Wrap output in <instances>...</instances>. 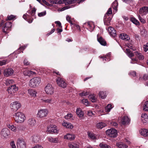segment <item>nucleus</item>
<instances>
[{
	"mask_svg": "<svg viewBox=\"0 0 148 148\" xmlns=\"http://www.w3.org/2000/svg\"><path fill=\"white\" fill-rule=\"evenodd\" d=\"M17 146L18 148H26L25 142L23 140L18 139L17 142Z\"/></svg>",
	"mask_w": 148,
	"mask_h": 148,
	"instance_id": "9d476101",
	"label": "nucleus"
},
{
	"mask_svg": "<svg viewBox=\"0 0 148 148\" xmlns=\"http://www.w3.org/2000/svg\"><path fill=\"white\" fill-rule=\"evenodd\" d=\"M40 81L41 79L40 77H34L30 80L29 85L31 87L35 88L39 85Z\"/></svg>",
	"mask_w": 148,
	"mask_h": 148,
	"instance_id": "f03ea898",
	"label": "nucleus"
},
{
	"mask_svg": "<svg viewBox=\"0 0 148 148\" xmlns=\"http://www.w3.org/2000/svg\"><path fill=\"white\" fill-rule=\"evenodd\" d=\"M12 26L11 23L10 22H7L5 25L3 26L2 28L3 32L5 33H7L10 30V28Z\"/></svg>",
	"mask_w": 148,
	"mask_h": 148,
	"instance_id": "1a4fd4ad",
	"label": "nucleus"
},
{
	"mask_svg": "<svg viewBox=\"0 0 148 148\" xmlns=\"http://www.w3.org/2000/svg\"><path fill=\"white\" fill-rule=\"evenodd\" d=\"M77 0H63L64 3L66 5L76 3Z\"/></svg>",
	"mask_w": 148,
	"mask_h": 148,
	"instance_id": "cd10ccee",
	"label": "nucleus"
},
{
	"mask_svg": "<svg viewBox=\"0 0 148 148\" xmlns=\"http://www.w3.org/2000/svg\"><path fill=\"white\" fill-rule=\"evenodd\" d=\"M99 96L102 99H104L106 97V93L105 92L100 91L99 93Z\"/></svg>",
	"mask_w": 148,
	"mask_h": 148,
	"instance_id": "72a5a7b5",
	"label": "nucleus"
},
{
	"mask_svg": "<svg viewBox=\"0 0 148 148\" xmlns=\"http://www.w3.org/2000/svg\"><path fill=\"white\" fill-rule=\"evenodd\" d=\"M7 60H4L2 61H0V66H2L5 65L7 62Z\"/></svg>",
	"mask_w": 148,
	"mask_h": 148,
	"instance_id": "09e8293b",
	"label": "nucleus"
},
{
	"mask_svg": "<svg viewBox=\"0 0 148 148\" xmlns=\"http://www.w3.org/2000/svg\"><path fill=\"white\" fill-rule=\"evenodd\" d=\"M10 145L11 148H16L15 143L14 141H11L10 143Z\"/></svg>",
	"mask_w": 148,
	"mask_h": 148,
	"instance_id": "de8ad7c7",
	"label": "nucleus"
},
{
	"mask_svg": "<svg viewBox=\"0 0 148 148\" xmlns=\"http://www.w3.org/2000/svg\"><path fill=\"white\" fill-rule=\"evenodd\" d=\"M130 20L133 23L135 24L136 25H139V22L134 18H131L130 19Z\"/></svg>",
	"mask_w": 148,
	"mask_h": 148,
	"instance_id": "58836bf2",
	"label": "nucleus"
},
{
	"mask_svg": "<svg viewBox=\"0 0 148 148\" xmlns=\"http://www.w3.org/2000/svg\"><path fill=\"white\" fill-rule=\"evenodd\" d=\"M111 18L110 17L105 16L104 17V24L107 25L110 24Z\"/></svg>",
	"mask_w": 148,
	"mask_h": 148,
	"instance_id": "412c9836",
	"label": "nucleus"
},
{
	"mask_svg": "<svg viewBox=\"0 0 148 148\" xmlns=\"http://www.w3.org/2000/svg\"><path fill=\"white\" fill-rule=\"evenodd\" d=\"M29 94L32 96L35 97L36 96V92L33 89H29L28 90Z\"/></svg>",
	"mask_w": 148,
	"mask_h": 148,
	"instance_id": "7c9ffc66",
	"label": "nucleus"
},
{
	"mask_svg": "<svg viewBox=\"0 0 148 148\" xmlns=\"http://www.w3.org/2000/svg\"><path fill=\"white\" fill-rule=\"evenodd\" d=\"M106 126V124L104 123L100 122L98 123L97 127L98 128L101 129Z\"/></svg>",
	"mask_w": 148,
	"mask_h": 148,
	"instance_id": "2f4dec72",
	"label": "nucleus"
},
{
	"mask_svg": "<svg viewBox=\"0 0 148 148\" xmlns=\"http://www.w3.org/2000/svg\"><path fill=\"white\" fill-rule=\"evenodd\" d=\"M112 14V9L111 8H109L108 10L107 11V12L105 14V16L109 17V15L111 14Z\"/></svg>",
	"mask_w": 148,
	"mask_h": 148,
	"instance_id": "c03bdc74",
	"label": "nucleus"
},
{
	"mask_svg": "<svg viewBox=\"0 0 148 148\" xmlns=\"http://www.w3.org/2000/svg\"><path fill=\"white\" fill-rule=\"evenodd\" d=\"M21 104L18 101H15L12 102L10 105V107L11 109L14 111H17L21 107Z\"/></svg>",
	"mask_w": 148,
	"mask_h": 148,
	"instance_id": "423d86ee",
	"label": "nucleus"
},
{
	"mask_svg": "<svg viewBox=\"0 0 148 148\" xmlns=\"http://www.w3.org/2000/svg\"><path fill=\"white\" fill-rule=\"evenodd\" d=\"M138 18L140 21L143 23H144L146 22L145 20L142 18L140 16H138Z\"/></svg>",
	"mask_w": 148,
	"mask_h": 148,
	"instance_id": "5fc2aeb1",
	"label": "nucleus"
},
{
	"mask_svg": "<svg viewBox=\"0 0 148 148\" xmlns=\"http://www.w3.org/2000/svg\"><path fill=\"white\" fill-rule=\"evenodd\" d=\"M46 14V12H41L40 13H39L38 14V15L39 17H41L45 15Z\"/></svg>",
	"mask_w": 148,
	"mask_h": 148,
	"instance_id": "0e129e2a",
	"label": "nucleus"
},
{
	"mask_svg": "<svg viewBox=\"0 0 148 148\" xmlns=\"http://www.w3.org/2000/svg\"><path fill=\"white\" fill-rule=\"evenodd\" d=\"M143 48L144 51L145 52H146L148 50V43H147L146 44L144 45Z\"/></svg>",
	"mask_w": 148,
	"mask_h": 148,
	"instance_id": "4d7b16f0",
	"label": "nucleus"
},
{
	"mask_svg": "<svg viewBox=\"0 0 148 148\" xmlns=\"http://www.w3.org/2000/svg\"><path fill=\"white\" fill-rule=\"evenodd\" d=\"M66 19L71 24H73L71 20V17L69 16V15H67L66 16Z\"/></svg>",
	"mask_w": 148,
	"mask_h": 148,
	"instance_id": "13d9d810",
	"label": "nucleus"
},
{
	"mask_svg": "<svg viewBox=\"0 0 148 148\" xmlns=\"http://www.w3.org/2000/svg\"><path fill=\"white\" fill-rule=\"evenodd\" d=\"M48 112V111L46 109H40L38 111L37 116L40 118H44L47 116Z\"/></svg>",
	"mask_w": 148,
	"mask_h": 148,
	"instance_id": "39448f33",
	"label": "nucleus"
},
{
	"mask_svg": "<svg viewBox=\"0 0 148 148\" xmlns=\"http://www.w3.org/2000/svg\"><path fill=\"white\" fill-rule=\"evenodd\" d=\"M87 114L89 116H92L95 115V114L91 110H89L88 111Z\"/></svg>",
	"mask_w": 148,
	"mask_h": 148,
	"instance_id": "bf43d9fd",
	"label": "nucleus"
},
{
	"mask_svg": "<svg viewBox=\"0 0 148 148\" xmlns=\"http://www.w3.org/2000/svg\"><path fill=\"white\" fill-rule=\"evenodd\" d=\"M89 94V92H83L79 93V95L81 96H86Z\"/></svg>",
	"mask_w": 148,
	"mask_h": 148,
	"instance_id": "603ef678",
	"label": "nucleus"
},
{
	"mask_svg": "<svg viewBox=\"0 0 148 148\" xmlns=\"http://www.w3.org/2000/svg\"><path fill=\"white\" fill-rule=\"evenodd\" d=\"M36 9L34 7L33 8L32 10V12L31 13V16H34L35 15V12H36Z\"/></svg>",
	"mask_w": 148,
	"mask_h": 148,
	"instance_id": "864d4df0",
	"label": "nucleus"
},
{
	"mask_svg": "<svg viewBox=\"0 0 148 148\" xmlns=\"http://www.w3.org/2000/svg\"><path fill=\"white\" fill-rule=\"evenodd\" d=\"M49 141L50 142L54 143H57L58 142V139L57 138H53L52 137L49 138L48 139Z\"/></svg>",
	"mask_w": 148,
	"mask_h": 148,
	"instance_id": "f704fd0d",
	"label": "nucleus"
},
{
	"mask_svg": "<svg viewBox=\"0 0 148 148\" xmlns=\"http://www.w3.org/2000/svg\"><path fill=\"white\" fill-rule=\"evenodd\" d=\"M14 82L12 79H7L5 80L4 83L6 86H8L12 84Z\"/></svg>",
	"mask_w": 148,
	"mask_h": 148,
	"instance_id": "e433bc0d",
	"label": "nucleus"
},
{
	"mask_svg": "<svg viewBox=\"0 0 148 148\" xmlns=\"http://www.w3.org/2000/svg\"><path fill=\"white\" fill-rule=\"evenodd\" d=\"M140 14H146L148 13V7L145 6L139 10Z\"/></svg>",
	"mask_w": 148,
	"mask_h": 148,
	"instance_id": "dca6fc26",
	"label": "nucleus"
},
{
	"mask_svg": "<svg viewBox=\"0 0 148 148\" xmlns=\"http://www.w3.org/2000/svg\"><path fill=\"white\" fill-rule=\"evenodd\" d=\"M24 64L25 65H29V63L28 62V61H27V60L25 59L23 62Z\"/></svg>",
	"mask_w": 148,
	"mask_h": 148,
	"instance_id": "774afa93",
	"label": "nucleus"
},
{
	"mask_svg": "<svg viewBox=\"0 0 148 148\" xmlns=\"http://www.w3.org/2000/svg\"><path fill=\"white\" fill-rule=\"evenodd\" d=\"M88 136L92 139L95 140L96 139V137L93 133L88 132Z\"/></svg>",
	"mask_w": 148,
	"mask_h": 148,
	"instance_id": "a19ab883",
	"label": "nucleus"
},
{
	"mask_svg": "<svg viewBox=\"0 0 148 148\" xmlns=\"http://www.w3.org/2000/svg\"><path fill=\"white\" fill-rule=\"evenodd\" d=\"M119 37L121 39L124 40H127L129 39L127 35L123 33L120 34Z\"/></svg>",
	"mask_w": 148,
	"mask_h": 148,
	"instance_id": "393cba45",
	"label": "nucleus"
},
{
	"mask_svg": "<svg viewBox=\"0 0 148 148\" xmlns=\"http://www.w3.org/2000/svg\"><path fill=\"white\" fill-rule=\"evenodd\" d=\"M14 72L12 68H8L5 69L4 72V76L9 77L13 75Z\"/></svg>",
	"mask_w": 148,
	"mask_h": 148,
	"instance_id": "9b49d317",
	"label": "nucleus"
},
{
	"mask_svg": "<svg viewBox=\"0 0 148 148\" xmlns=\"http://www.w3.org/2000/svg\"><path fill=\"white\" fill-rule=\"evenodd\" d=\"M116 145L119 148H127L128 146L125 143L121 142L116 143Z\"/></svg>",
	"mask_w": 148,
	"mask_h": 148,
	"instance_id": "b1692460",
	"label": "nucleus"
},
{
	"mask_svg": "<svg viewBox=\"0 0 148 148\" xmlns=\"http://www.w3.org/2000/svg\"><path fill=\"white\" fill-rule=\"evenodd\" d=\"M15 18V16L12 15H11L10 16H7V18L6 19V20H10L14 19Z\"/></svg>",
	"mask_w": 148,
	"mask_h": 148,
	"instance_id": "8fccbe9b",
	"label": "nucleus"
},
{
	"mask_svg": "<svg viewBox=\"0 0 148 148\" xmlns=\"http://www.w3.org/2000/svg\"><path fill=\"white\" fill-rule=\"evenodd\" d=\"M13 118L16 122L19 123L23 122L26 119L25 115L21 112L16 113L14 115Z\"/></svg>",
	"mask_w": 148,
	"mask_h": 148,
	"instance_id": "f257e3e1",
	"label": "nucleus"
},
{
	"mask_svg": "<svg viewBox=\"0 0 148 148\" xmlns=\"http://www.w3.org/2000/svg\"><path fill=\"white\" fill-rule=\"evenodd\" d=\"M40 139V138L39 136L37 135H34L33 136V141L34 143L38 142Z\"/></svg>",
	"mask_w": 148,
	"mask_h": 148,
	"instance_id": "79ce46f5",
	"label": "nucleus"
},
{
	"mask_svg": "<svg viewBox=\"0 0 148 148\" xmlns=\"http://www.w3.org/2000/svg\"><path fill=\"white\" fill-rule=\"evenodd\" d=\"M76 112L77 114L79 117H82L84 116V112L80 108H77L76 109Z\"/></svg>",
	"mask_w": 148,
	"mask_h": 148,
	"instance_id": "5701e85b",
	"label": "nucleus"
},
{
	"mask_svg": "<svg viewBox=\"0 0 148 148\" xmlns=\"http://www.w3.org/2000/svg\"><path fill=\"white\" fill-rule=\"evenodd\" d=\"M57 84L60 86L64 88L66 86V84L62 79L59 77H58L56 79Z\"/></svg>",
	"mask_w": 148,
	"mask_h": 148,
	"instance_id": "f8f14e48",
	"label": "nucleus"
},
{
	"mask_svg": "<svg viewBox=\"0 0 148 148\" xmlns=\"http://www.w3.org/2000/svg\"><path fill=\"white\" fill-rule=\"evenodd\" d=\"M62 125L69 129H72L73 127V125L71 123L67 122L66 121H63L62 123Z\"/></svg>",
	"mask_w": 148,
	"mask_h": 148,
	"instance_id": "a211bd4d",
	"label": "nucleus"
},
{
	"mask_svg": "<svg viewBox=\"0 0 148 148\" xmlns=\"http://www.w3.org/2000/svg\"><path fill=\"white\" fill-rule=\"evenodd\" d=\"M55 23L56 24L58 25L59 26L60 28H62V26L61 25V23L59 21H55Z\"/></svg>",
	"mask_w": 148,
	"mask_h": 148,
	"instance_id": "338daca9",
	"label": "nucleus"
},
{
	"mask_svg": "<svg viewBox=\"0 0 148 148\" xmlns=\"http://www.w3.org/2000/svg\"><path fill=\"white\" fill-rule=\"evenodd\" d=\"M107 135L111 137L114 138L117 136L116 130L115 129H112L107 130L106 131Z\"/></svg>",
	"mask_w": 148,
	"mask_h": 148,
	"instance_id": "6e6552de",
	"label": "nucleus"
},
{
	"mask_svg": "<svg viewBox=\"0 0 148 148\" xmlns=\"http://www.w3.org/2000/svg\"><path fill=\"white\" fill-rule=\"evenodd\" d=\"M140 134L144 136H146L148 135V131L146 129H142L140 130Z\"/></svg>",
	"mask_w": 148,
	"mask_h": 148,
	"instance_id": "c85d7f7f",
	"label": "nucleus"
},
{
	"mask_svg": "<svg viewBox=\"0 0 148 148\" xmlns=\"http://www.w3.org/2000/svg\"><path fill=\"white\" fill-rule=\"evenodd\" d=\"M27 123L31 126H33L35 125L36 121L34 118H30L27 120Z\"/></svg>",
	"mask_w": 148,
	"mask_h": 148,
	"instance_id": "aec40b11",
	"label": "nucleus"
},
{
	"mask_svg": "<svg viewBox=\"0 0 148 148\" xmlns=\"http://www.w3.org/2000/svg\"><path fill=\"white\" fill-rule=\"evenodd\" d=\"M10 134V131L7 128L3 129L1 132L2 136L5 138H7Z\"/></svg>",
	"mask_w": 148,
	"mask_h": 148,
	"instance_id": "ddd939ff",
	"label": "nucleus"
},
{
	"mask_svg": "<svg viewBox=\"0 0 148 148\" xmlns=\"http://www.w3.org/2000/svg\"><path fill=\"white\" fill-rule=\"evenodd\" d=\"M143 79L145 80H148V74H144L143 76Z\"/></svg>",
	"mask_w": 148,
	"mask_h": 148,
	"instance_id": "680f3d73",
	"label": "nucleus"
},
{
	"mask_svg": "<svg viewBox=\"0 0 148 148\" xmlns=\"http://www.w3.org/2000/svg\"><path fill=\"white\" fill-rule=\"evenodd\" d=\"M64 138L67 140H73L74 139V136L73 135L70 134H68L64 136Z\"/></svg>",
	"mask_w": 148,
	"mask_h": 148,
	"instance_id": "bb28decb",
	"label": "nucleus"
},
{
	"mask_svg": "<svg viewBox=\"0 0 148 148\" xmlns=\"http://www.w3.org/2000/svg\"><path fill=\"white\" fill-rule=\"evenodd\" d=\"M45 91L47 94L51 95L54 93V90L51 84H48L45 88Z\"/></svg>",
	"mask_w": 148,
	"mask_h": 148,
	"instance_id": "0eeeda50",
	"label": "nucleus"
},
{
	"mask_svg": "<svg viewBox=\"0 0 148 148\" xmlns=\"http://www.w3.org/2000/svg\"><path fill=\"white\" fill-rule=\"evenodd\" d=\"M118 6V3L117 1L115 0L112 3V7L114 10H116Z\"/></svg>",
	"mask_w": 148,
	"mask_h": 148,
	"instance_id": "37998d69",
	"label": "nucleus"
},
{
	"mask_svg": "<svg viewBox=\"0 0 148 148\" xmlns=\"http://www.w3.org/2000/svg\"><path fill=\"white\" fill-rule=\"evenodd\" d=\"M143 110L148 111V101H146L143 105Z\"/></svg>",
	"mask_w": 148,
	"mask_h": 148,
	"instance_id": "ea45409f",
	"label": "nucleus"
},
{
	"mask_svg": "<svg viewBox=\"0 0 148 148\" xmlns=\"http://www.w3.org/2000/svg\"><path fill=\"white\" fill-rule=\"evenodd\" d=\"M99 146L101 148H111V147L110 145L103 143H101Z\"/></svg>",
	"mask_w": 148,
	"mask_h": 148,
	"instance_id": "4c0bfd02",
	"label": "nucleus"
},
{
	"mask_svg": "<svg viewBox=\"0 0 148 148\" xmlns=\"http://www.w3.org/2000/svg\"><path fill=\"white\" fill-rule=\"evenodd\" d=\"M108 31L111 36L113 37H115L116 35V30L114 28L111 26L109 27L108 28Z\"/></svg>",
	"mask_w": 148,
	"mask_h": 148,
	"instance_id": "2eb2a0df",
	"label": "nucleus"
},
{
	"mask_svg": "<svg viewBox=\"0 0 148 148\" xmlns=\"http://www.w3.org/2000/svg\"><path fill=\"white\" fill-rule=\"evenodd\" d=\"M89 97L91 99L92 102H94L96 101V99L94 95H90Z\"/></svg>",
	"mask_w": 148,
	"mask_h": 148,
	"instance_id": "49530a36",
	"label": "nucleus"
},
{
	"mask_svg": "<svg viewBox=\"0 0 148 148\" xmlns=\"http://www.w3.org/2000/svg\"><path fill=\"white\" fill-rule=\"evenodd\" d=\"M23 73L25 76H30L31 75H35L36 74V73L32 71L26 69H24Z\"/></svg>",
	"mask_w": 148,
	"mask_h": 148,
	"instance_id": "4468645a",
	"label": "nucleus"
},
{
	"mask_svg": "<svg viewBox=\"0 0 148 148\" xmlns=\"http://www.w3.org/2000/svg\"><path fill=\"white\" fill-rule=\"evenodd\" d=\"M47 132L49 133H54L58 134V130H57L56 126L53 124L47 127Z\"/></svg>",
	"mask_w": 148,
	"mask_h": 148,
	"instance_id": "20e7f679",
	"label": "nucleus"
},
{
	"mask_svg": "<svg viewBox=\"0 0 148 148\" xmlns=\"http://www.w3.org/2000/svg\"><path fill=\"white\" fill-rule=\"evenodd\" d=\"M82 102L84 104L87 106L88 104V103L87 100L84 99L82 100Z\"/></svg>",
	"mask_w": 148,
	"mask_h": 148,
	"instance_id": "69168bd1",
	"label": "nucleus"
},
{
	"mask_svg": "<svg viewBox=\"0 0 148 148\" xmlns=\"http://www.w3.org/2000/svg\"><path fill=\"white\" fill-rule=\"evenodd\" d=\"M121 121L123 124L127 125L130 123V120L127 116H125L122 118Z\"/></svg>",
	"mask_w": 148,
	"mask_h": 148,
	"instance_id": "f3484780",
	"label": "nucleus"
},
{
	"mask_svg": "<svg viewBox=\"0 0 148 148\" xmlns=\"http://www.w3.org/2000/svg\"><path fill=\"white\" fill-rule=\"evenodd\" d=\"M141 119L143 123H146L148 121V116L146 113L142 114Z\"/></svg>",
	"mask_w": 148,
	"mask_h": 148,
	"instance_id": "6ab92c4d",
	"label": "nucleus"
},
{
	"mask_svg": "<svg viewBox=\"0 0 148 148\" xmlns=\"http://www.w3.org/2000/svg\"><path fill=\"white\" fill-rule=\"evenodd\" d=\"M111 106H112L111 104H108V105L105 108L106 111L108 112H109L111 109L112 108Z\"/></svg>",
	"mask_w": 148,
	"mask_h": 148,
	"instance_id": "a18cd8bd",
	"label": "nucleus"
},
{
	"mask_svg": "<svg viewBox=\"0 0 148 148\" xmlns=\"http://www.w3.org/2000/svg\"><path fill=\"white\" fill-rule=\"evenodd\" d=\"M42 102L45 103H50L52 102V100L51 99L42 100Z\"/></svg>",
	"mask_w": 148,
	"mask_h": 148,
	"instance_id": "3c124183",
	"label": "nucleus"
},
{
	"mask_svg": "<svg viewBox=\"0 0 148 148\" xmlns=\"http://www.w3.org/2000/svg\"><path fill=\"white\" fill-rule=\"evenodd\" d=\"M97 38L98 41L101 45L105 46L106 45V41L102 37H101L99 38L98 35H97Z\"/></svg>",
	"mask_w": 148,
	"mask_h": 148,
	"instance_id": "4be33fe9",
	"label": "nucleus"
},
{
	"mask_svg": "<svg viewBox=\"0 0 148 148\" xmlns=\"http://www.w3.org/2000/svg\"><path fill=\"white\" fill-rule=\"evenodd\" d=\"M129 74L132 77H135L136 76V72L135 71H133L130 73Z\"/></svg>",
	"mask_w": 148,
	"mask_h": 148,
	"instance_id": "052dcab7",
	"label": "nucleus"
},
{
	"mask_svg": "<svg viewBox=\"0 0 148 148\" xmlns=\"http://www.w3.org/2000/svg\"><path fill=\"white\" fill-rule=\"evenodd\" d=\"M69 146L70 148H79L78 145L74 143H69Z\"/></svg>",
	"mask_w": 148,
	"mask_h": 148,
	"instance_id": "473e14b6",
	"label": "nucleus"
},
{
	"mask_svg": "<svg viewBox=\"0 0 148 148\" xmlns=\"http://www.w3.org/2000/svg\"><path fill=\"white\" fill-rule=\"evenodd\" d=\"M126 52L128 56L130 57H132L134 56V54L131 52L130 50L129 49H126Z\"/></svg>",
	"mask_w": 148,
	"mask_h": 148,
	"instance_id": "c9c22d12",
	"label": "nucleus"
},
{
	"mask_svg": "<svg viewBox=\"0 0 148 148\" xmlns=\"http://www.w3.org/2000/svg\"><path fill=\"white\" fill-rule=\"evenodd\" d=\"M110 124L111 125L114 126L115 127H117L118 125V124L115 121H112L110 122Z\"/></svg>",
	"mask_w": 148,
	"mask_h": 148,
	"instance_id": "6e6d98bb",
	"label": "nucleus"
},
{
	"mask_svg": "<svg viewBox=\"0 0 148 148\" xmlns=\"http://www.w3.org/2000/svg\"><path fill=\"white\" fill-rule=\"evenodd\" d=\"M8 127L12 131H13L14 132H16L17 131V129L18 130H19V127H20L19 126H18L17 128L15 127L14 125H8Z\"/></svg>",
	"mask_w": 148,
	"mask_h": 148,
	"instance_id": "a878e982",
	"label": "nucleus"
},
{
	"mask_svg": "<svg viewBox=\"0 0 148 148\" xmlns=\"http://www.w3.org/2000/svg\"><path fill=\"white\" fill-rule=\"evenodd\" d=\"M134 54L140 60H143L144 59L143 56L141 53L137 51H136L134 53Z\"/></svg>",
	"mask_w": 148,
	"mask_h": 148,
	"instance_id": "c756f323",
	"label": "nucleus"
},
{
	"mask_svg": "<svg viewBox=\"0 0 148 148\" xmlns=\"http://www.w3.org/2000/svg\"><path fill=\"white\" fill-rule=\"evenodd\" d=\"M72 117V115L71 114H68L67 115L65 116L66 119H68Z\"/></svg>",
	"mask_w": 148,
	"mask_h": 148,
	"instance_id": "e2e57ef3",
	"label": "nucleus"
},
{
	"mask_svg": "<svg viewBox=\"0 0 148 148\" xmlns=\"http://www.w3.org/2000/svg\"><path fill=\"white\" fill-rule=\"evenodd\" d=\"M18 87L15 85H12L7 89L9 95L13 96L14 93L18 90Z\"/></svg>",
	"mask_w": 148,
	"mask_h": 148,
	"instance_id": "7ed1b4c3",
	"label": "nucleus"
}]
</instances>
